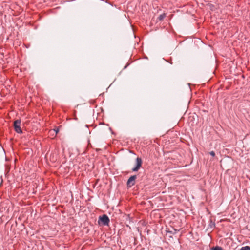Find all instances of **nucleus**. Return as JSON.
I'll list each match as a JSON object with an SVG mask.
<instances>
[{
	"instance_id": "nucleus-1",
	"label": "nucleus",
	"mask_w": 250,
	"mask_h": 250,
	"mask_svg": "<svg viewBox=\"0 0 250 250\" xmlns=\"http://www.w3.org/2000/svg\"><path fill=\"white\" fill-rule=\"evenodd\" d=\"M98 222L99 225L108 226H109L110 219L106 214H103L99 216Z\"/></svg>"
},
{
	"instance_id": "nucleus-2",
	"label": "nucleus",
	"mask_w": 250,
	"mask_h": 250,
	"mask_svg": "<svg viewBox=\"0 0 250 250\" xmlns=\"http://www.w3.org/2000/svg\"><path fill=\"white\" fill-rule=\"evenodd\" d=\"M143 164V161L141 157H137L135 159V165L134 167L132 168L131 170L132 172H137L140 168L142 167Z\"/></svg>"
},
{
	"instance_id": "nucleus-3",
	"label": "nucleus",
	"mask_w": 250,
	"mask_h": 250,
	"mask_svg": "<svg viewBox=\"0 0 250 250\" xmlns=\"http://www.w3.org/2000/svg\"><path fill=\"white\" fill-rule=\"evenodd\" d=\"M137 176L136 175H131L127 180L126 185L128 188L132 187L135 184V180L137 179Z\"/></svg>"
},
{
	"instance_id": "nucleus-4",
	"label": "nucleus",
	"mask_w": 250,
	"mask_h": 250,
	"mask_svg": "<svg viewBox=\"0 0 250 250\" xmlns=\"http://www.w3.org/2000/svg\"><path fill=\"white\" fill-rule=\"evenodd\" d=\"M15 131L17 133L19 134L22 133V131L20 127V125H16L14 126Z\"/></svg>"
},
{
	"instance_id": "nucleus-5",
	"label": "nucleus",
	"mask_w": 250,
	"mask_h": 250,
	"mask_svg": "<svg viewBox=\"0 0 250 250\" xmlns=\"http://www.w3.org/2000/svg\"><path fill=\"white\" fill-rule=\"evenodd\" d=\"M215 227V223L211 219L209 220V224H208V228H213Z\"/></svg>"
},
{
	"instance_id": "nucleus-6",
	"label": "nucleus",
	"mask_w": 250,
	"mask_h": 250,
	"mask_svg": "<svg viewBox=\"0 0 250 250\" xmlns=\"http://www.w3.org/2000/svg\"><path fill=\"white\" fill-rule=\"evenodd\" d=\"M166 17V14L165 13L162 14L160 15L158 18V19L161 21H163V19Z\"/></svg>"
},
{
	"instance_id": "nucleus-7",
	"label": "nucleus",
	"mask_w": 250,
	"mask_h": 250,
	"mask_svg": "<svg viewBox=\"0 0 250 250\" xmlns=\"http://www.w3.org/2000/svg\"><path fill=\"white\" fill-rule=\"evenodd\" d=\"M210 250H224L221 247L216 246L211 248Z\"/></svg>"
},
{
	"instance_id": "nucleus-8",
	"label": "nucleus",
	"mask_w": 250,
	"mask_h": 250,
	"mask_svg": "<svg viewBox=\"0 0 250 250\" xmlns=\"http://www.w3.org/2000/svg\"><path fill=\"white\" fill-rule=\"evenodd\" d=\"M21 120L18 119L14 121V126L16 125H20L21 124Z\"/></svg>"
},
{
	"instance_id": "nucleus-9",
	"label": "nucleus",
	"mask_w": 250,
	"mask_h": 250,
	"mask_svg": "<svg viewBox=\"0 0 250 250\" xmlns=\"http://www.w3.org/2000/svg\"><path fill=\"white\" fill-rule=\"evenodd\" d=\"M239 250H250V247L246 246L242 247Z\"/></svg>"
},
{
	"instance_id": "nucleus-10",
	"label": "nucleus",
	"mask_w": 250,
	"mask_h": 250,
	"mask_svg": "<svg viewBox=\"0 0 250 250\" xmlns=\"http://www.w3.org/2000/svg\"><path fill=\"white\" fill-rule=\"evenodd\" d=\"M209 154H210V155L211 156H212V157H214V156H215V153L214 151H210V152H209Z\"/></svg>"
},
{
	"instance_id": "nucleus-11",
	"label": "nucleus",
	"mask_w": 250,
	"mask_h": 250,
	"mask_svg": "<svg viewBox=\"0 0 250 250\" xmlns=\"http://www.w3.org/2000/svg\"><path fill=\"white\" fill-rule=\"evenodd\" d=\"M167 232L170 233V234H174V233H175V232H173L172 231H170V230H167Z\"/></svg>"
},
{
	"instance_id": "nucleus-12",
	"label": "nucleus",
	"mask_w": 250,
	"mask_h": 250,
	"mask_svg": "<svg viewBox=\"0 0 250 250\" xmlns=\"http://www.w3.org/2000/svg\"><path fill=\"white\" fill-rule=\"evenodd\" d=\"M54 131H55L56 133H58L59 131V130L58 128H56L54 129Z\"/></svg>"
},
{
	"instance_id": "nucleus-13",
	"label": "nucleus",
	"mask_w": 250,
	"mask_h": 250,
	"mask_svg": "<svg viewBox=\"0 0 250 250\" xmlns=\"http://www.w3.org/2000/svg\"><path fill=\"white\" fill-rule=\"evenodd\" d=\"M129 65V64H127V65H126L125 66H124V67L123 69H126V68L128 67V66Z\"/></svg>"
}]
</instances>
